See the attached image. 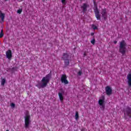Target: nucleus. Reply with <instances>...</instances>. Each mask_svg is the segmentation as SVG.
<instances>
[{
    "instance_id": "6ab92c4d",
    "label": "nucleus",
    "mask_w": 131,
    "mask_h": 131,
    "mask_svg": "<svg viewBox=\"0 0 131 131\" xmlns=\"http://www.w3.org/2000/svg\"><path fill=\"white\" fill-rule=\"evenodd\" d=\"M4 36V30H2L1 32L0 33V38H2Z\"/></svg>"
},
{
    "instance_id": "2eb2a0df",
    "label": "nucleus",
    "mask_w": 131,
    "mask_h": 131,
    "mask_svg": "<svg viewBox=\"0 0 131 131\" xmlns=\"http://www.w3.org/2000/svg\"><path fill=\"white\" fill-rule=\"evenodd\" d=\"M62 58L63 60H68L67 59H68V54H64Z\"/></svg>"
},
{
    "instance_id": "423d86ee",
    "label": "nucleus",
    "mask_w": 131,
    "mask_h": 131,
    "mask_svg": "<svg viewBox=\"0 0 131 131\" xmlns=\"http://www.w3.org/2000/svg\"><path fill=\"white\" fill-rule=\"evenodd\" d=\"M90 7V5L86 3L83 4L80 7L81 10L82 11V12H86V10H88V8Z\"/></svg>"
},
{
    "instance_id": "9d476101",
    "label": "nucleus",
    "mask_w": 131,
    "mask_h": 131,
    "mask_svg": "<svg viewBox=\"0 0 131 131\" xmlns=\"http://www.w3.org/2000/svg\"><path fill=\"white\" fill-rule=\"evenodd\" d=\"M94 12L97 20H100V19H101V16H100V15L99 14V10H98V8L97 7H96V9H94Z\"/></svg>"
},
{
    "instance_id": "b1692460",
    "label": "nucleus",
    "mask_w": 131,
    "mask_h": 131,
    "mask_svg": "<svg viewBox=\"0 0 131 131\" xmlns=\"http://www.w3.org/2000/svg\"><path fill=\"white\" fill-rule=\"evenodd\" d=\"M91 43H92L93 45L95 44V39H93L92 40H91Z\"/></svg>"
},
{
    "instance_id": "aec40b11",
    "label": "nucleus",
    "mask_w": 131,
    "mask_h": 131,
    "mask_svg": "<svg viewBox=\"0 0 131 131\" xmlns=\"http://www.w3.org/2000/svg\"><path fill=\"white\" fill-rule=\"evenodd\" d=\"M22 13V9H18L17 10V13L18 14H21Z\"/></svg>"
},
{
    "instance_id": "a878e982",
    "label": "nucleus",
    "mask_w": 131,
    "mask_h": 131,
    "mask_svg": "<svg viewBox=\"0 0 131 131\" xmlns=\"http://www.w3.org/2000/svg\"><path fill=\"white\" fill-rule=\"evenodd\" d=\"M114 43H115V45H116L117 43V41L116 40L114 41Z\"/></svg>"
},
{
    "instance_id": "7ed1b4c3",
    "label": "nucleus",
    "mask_w": 131,
    "mask_h": 131,
    "mask_svg": "<svg viewBox=\"0 0 131 131\" xmlns=\"http://www.w3.org/2000/svg\"><path fill=\"white\" fill-rule=\"evenodd\" d=\"M30 123V115H29V112L27 111L25 113V127L28 128L29 124Z\"/></svg>"
},
{
    "instance_id": "4be33fe9",
    "label": "nucleus",
    "mask_w": 131,
    "mask_h": 131,
    "mask_svg": "<svg viewBox=\"0 0 131 131\" xmlns=\"http://www.w3.org/2000/svg\"><path fill=\"white\" fill-rule=\"evenodd\" d=\"M66 0H61V3L63 4V5H66Z\"/></svg>"
},
{
    "instance_id": "dca6fc26",
    "label": "nucleus",
    "mask_w": 131,
    "mask_h": 131,
    "mask_svg": "<svg viewBox=\"0 0 131 131\" xmlns=\"http://www.w3.org/2000/svg\"><path fill=\"white\" fill-rule=\"evenodd\" d=\"M5 83H6V79H4V78L2 79L1 85H3V86H4Z\"/></svg>"
},
{
    "instance_id": "f257e3e1",
    "label": "nucleus",
    "mask_w": 131,
    "mask_h": 131,
    "mask_svg": "<svg viewBox=\"0 0 131 131\" xmlns=\"http://www.w3.org/2000/svg\"><path fill=\"white\" fill-rule=\"evenodd\" d=\"M119 51L122 55H124L126 52V42L124 40L120 42Z\"/></svg>"
},
{
    "instance_id": "39448f33",
    "label": "nucleus",
    "mask_w": 131,
    "mask_h": 131,
    "mask_svg": "<svg viewBox=\"0 0 131 131\" xmlns=\"http://www.w3.org/2000/svg\"><path fill=\"white\" fill-rule=\"evenodd\" d=\"M61 81L62 83H64V84H68L69 82L67 80V76L66 75H62L61 78Z\"/></svg>"
},
{
    "instance_id": "412c9836",
    "label": "nucleus",
    "mask_w": 131,
    "mask_h": 131,
    "mask_svg": "<svg viewBox=\"0 0 131 131\" xmlns=\"http://www.w3.org/2000/svg\"><path fill=\"white\" fill-rule=\"evenodd\" d=\"M92 28L93 29H98V28H97V26H96L95 25H92Z\"/></svg>"
},
{
    "instance_id": "4468645a",
    "label": "nucleus",
    "mask_w": 131,
    "mask_h": 131,
    "mask_svg": "<svg viewBox=\"0 0 131 131\" xmlns=\"http://www.w3.org/2000/svg\"><path fill=\"white\" fill-rule=\"evenodd\" d=\"M0 19L2 21H4V19H5V13H3L2 11H0Z\"/></svg>"
},
{
    "instance_id": "f8f14e48",
    "label": "nucleus",
    "mask_w": 131,
    "mask_h": 131,
    "mask_svg": "<svg viewBox=\"0 0 131 131\" xmlns=\"http://www.w3.org/2000/svg\"><path fill=\"white\" fill-rule=\"evenodd\" d=\"M127 82L129 86H131V74L129 73L127 75Z\"/></svg>"
},
{
    "instance_id": "cd10ccee",
    "label": "nucleus",
    "mask_w": 131,
    "mask_h": 131,
    "mask_svg": "<svg viewBox=\"0 0 131 131\" xmlns=\"http://www.w3.org/2000/svg\"><path fill=\"white\" fill-rule=\"evenodd\" d=\"M6 131H9V130H7Z\"/></svg>"
},
{
    "instance_id": "f3484780",
    "label": "nucleus",
    "mask_w": 131,
    "mask_h": 131,
    "mask_svg": "<svg viewBox=\"0 0 131 131\" xmlns=\"http://www.w3.org/2000/svg\"><path fill=\"white\" fill-rule=\"evenodd\" d=\"M75 117L76 120H78V118L79 117V116L78 115V112H76Z\"/></svg>"
},
{
    "instance_id": "ddd939ff",
    "label": "nucleus",
    "mask_w": 131,
    "mask_h": 131,
    "mask_svg": "<svg viewBox=\"0 0 131 131\" xmlns=\"http://www.w3.org/2000/svg\"><path fill=\"white\" fill-rule=\"evenodd\" d=\"M101 15L103 18H106L107 17V13L106 12V9H103L101 12Z\"/></svg>"
},
{
    "instance_id": "6e6552de",
    "label": "nucleus",
    "mask_w": 131,
    "mask_h": 131,
    "mask_svg": "<svg viewBox=\"0 0 131 131\" xmlns=\"http://www.w3.org/2000/svg\"><path fill=\"white\" fill-rule=\"evenodd\" d=\"M6 54L7 59H9V60H11V59L12 58V51L9 50L6 52Z\"/></svg>"
},
{
    "instance_id": "bb28decb",
    "label": "nucleus",
    "mask_w": 131,
    "mask_h": 131,
    "mask_svg": "<svg viewBox=\"0 0 131 131\" xmlns=\"http://www.w3.org/2000/svg\"><path fill=\"white\" fill-rule=\"evenodd\" d=\"M5 2H7V1H8V0H5Z\"/></svg>"
},
{
    "instance_id": "9b49d317",
    "label": "nucleus",
    "mask_w": 131,
    "mask_h": 131,
    "mask_svg": "<svg viewBox=\"0 0 131 131\" xmlns=\"http://www.w3.org/2000/svg\"><path fill=\"white\" fill-rule=\"evenodd\" d=\"M131 113V109L129 107H127L124 111V115H129Z\"/></svg>"
},
{
    "instance_id": "f03ea898",
    "label": "nucleus",
    "mask_w": 131,
    "mask_h": 131,
    "mask_svg": "<svg viewBox=\"0 0 131 131\" xmlns=\"http://www.w3.org/2000/svg\"><path fill=\"white\" fill-rule=\"evenodd\" d=\"M51 79V74H49L43 77L41 80V88H46Z\"/></svg>"
},
{
    "instance_id": "5701e85b",
    "label": "nucleus",
    "mask_w": 131,
    "mask_h": 131,
    "mask_svg": "<svg viewBox=\"0 0 131 131\" xmlns=\"http://www.w3.org/2000/svg\"><path fill=\"white\" fill-rule=\"evenodd\" d=\"M11 107H12V108H15V104L14 103H11L10 104Z\"/></svg>"
},
{
    "instance_id": "1a4fd4ad",
    "label": "nucleus",
    "mask_w": 131,
    "mask_h": 131,
    "mask_svg": "<svg viewBox=\"0 0 131 131\" xmlns=\"http://www.w3.org/2000/svg\"><path fill=\"white\" fill-rule=\"evenodd\" d=\"M65 93L64 91H61L60 92L58 93V96L61 102H63V100H64V98L63 97V95H64V93Z\"/></svg>"
},
{
    "instance_id": "20e7f679",
    "label": "nucleus",
    "mask_w": 131,
    "mask_h": 131,
    "mask_svg": "<svg viewBox=\"0 0 131 131\" xmlns=\"http://www.w3.org/2000/svg\"><path fill=\"white\" fill-rule=\"evenodd\" d=\"M98 104L100 106V108L101 110H105V97L104 96H102L99 98V100L98 101Z\"/></svg>"
},
{
    "instance_id": "0eeeda50",
    "label": "nucleus",
    "mask_w": 131,
    "mask_h": 131,
    "mask_svg": "<svg viewBox=\"0 0 131 131\" xmlns=\"http://www.w3.org/2000/svg\"><path fill=\"white\" fill-rule=\"evenodd\" d=\"M105 91L106 93V95H108V96H110V95L112 94V89L109 86L106 87Z\"/></svg>"
},
{
    "instance_id": "a211bd4d",
    "label": "nucleus",
    "mask_w": 131,
    "mask_h": 131,
    "mask_svg": "<svg viewBox=\"0 0 131 131\" xmlns=\"http://www.w3.org/2000/svg\"><path fill=\"white\" fill-rule=\"evenodd\" d=\"M64 63L66 65V66H68V65L69 64V60L68 59L64 60Z\"/></svg>"
},
{
    "instance_id": "393cba45",
    "label": "nucleus",
    "mask_w": 131,
    "mask_h": 131,
    "mask_svg": "<svg viewBox=\"0 0 131 131\" xmlns=\"http://www.w3.org/2000/svg\"><path fill=\"white\" fill-rule=\"evenodd\" d=\"M82 72H81V71H79L78 73V75H81Z\"/></svg>"
}]
</instances>
